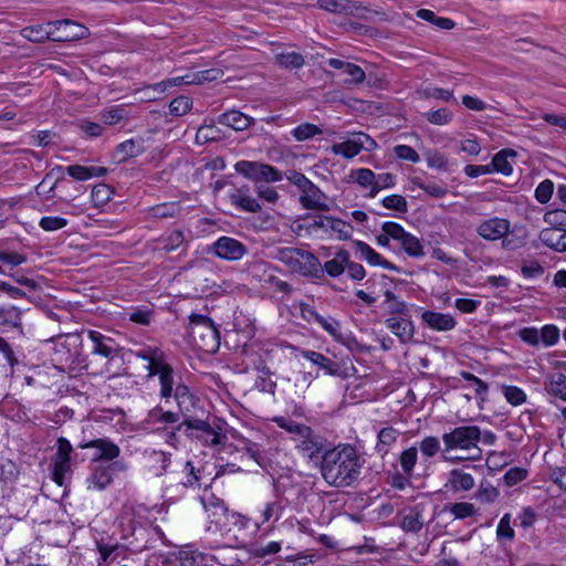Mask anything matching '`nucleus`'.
<instances>
[{
	"mask_svg": "<svg viewBox=\"0 0 566 566\" xmlns=\"http://www.w3.org/2000/svg\"><path fill=\"white\" fill-rule=\"evenodd\" d=\"M363 460L350 444H342L323 455L322 475L334 486H349L358 480Z\"/></svg>",
	"mask_w": 566,
	"mask_h": 566,
	"instance_id": "obj_1",
	"label": "nucleus"
},
{
	"mask_svg": "<svg viewBox=\"0 0 566 566\" xmlns=\"http://www.w3.org/2000/svg\"><path fill=\"white\" fill-rule=\"evenodd\" d=\"M144 361H146L144 367L148 371L144 377V388L147 389L149 396L157 394L164 401H169L176 379L174 368L166 354L157 347H144Z\"/></svg>",
	"mask_w": 566,
	"mask_h": 566,
	"instance_id": "obj_2",
	"label": "nucleus"
},
{
	"mask_svg": "<svg viewBox=\"0 0 566 566\" xmlns=\"http://www.w3.org/2000/svg\"><path fill=\"white\" fill-rule=\"evenodd\" d=\"M481 429L478 426H460L442 434V455L450 462L478 461L482 458Z\"/></svg>",
	"mask_w": 566,
	"mask_h": 566,
	"instance_id": "obj_3",
	"label": "nucleus"
},
{
	"mask_svg": "<svg viewBox=\"0 0 566 566\" xmlns=\"http://www.w3.org/2000/svg\"><path fill=\"white\" fill-rule=\"evenodd\" d=\"M272 421L290 434V439L301 455L313 460L323 452L325 439L311 427L282 416L273 417Z\"/></svg>",
	"mask_w": 566,
	"mask_h": 566,
	"instance_id": "obj_4",
	"label": "nucleus"
},
{
	"mask_svg": "<svg viewBox=\"0 0 566 566\" xmlns=\"http://www.w3.org/2000/svg\"><path fill=\"white\" fill-rule=\"evenodd\" d=\"M189 335L196 348L206 354H213L220 347V335L211 318L192 314L189 322Z\"/></svg>",
	"mask_w": 566,
	"mask_h": 566,
	"instance_id": "obj_5",
	"label": "nucleus"
},
{
	"mask_svg": "<svg viewBox=\"0 0 566 566\" xmlns=\"http://www.w3.org/2000/svg\"><path fill=\"white\" fill-rule=\"evenodd\" d=\"M83 338L78 333L60 336L54 344L53 360L63 367L85 368V356L82 353Z\"/></svg>",
	"mask_w": 566,
	"mask_h": 566,
	"instance_id": "obj_6",
	"label": "nucleus"
},
{
	"mask_svg": "<svg viewBox=\"0 0 566 566\" xmlns=\"http://www.w3.org/2000/svg\"><path fill=\"white\" fill-rule=\"evenodd\" d=\"M276 259L284 263L292 272L305 276L315 275L321 265L318 259L313 253L297 248L279 249Z\"/></svg>",
	"mask_w": 566,
	"mask_h": 566,
	"instance_id": "obj_7",
	"label": "nucleus"
},
{
	"mask_svg": "<svg viewBox=\"0 0 566 566\" xmlns=\"http://www.w3.org/2000/svg\"><path fill=\"white\" fill-rule=\"evenodd\" d=\"M381 230L387 231L391 239L399 243L403 252L413 259L424 256V248L420 239L410 232H407L402 226L394 221H386Z\"/></svg>",
	"mask_w": 566,
	"mask_h": 566,
	"instance_id": "obj_8",
	"label": "nucleus"
},
{
	"mask_svg": "<svg viewBox=\"0 0 566 566\" xmlns=\"http://www.w3.org/2000/svg\"><path fill=\"white\" fill-rule=\"evenodd\" d=\"M377 146L376 142L365 133H354L350 137L342 143L332 145L331 150L334 155L343 156L352 159L361 150L370 151Z\"/></svg>",
	"mask_w": 566,
	"mask_h": 566,
	"instance_id": "obj_9",
	"label": "nucleus"
},
{
	"mask_svg": "<svg viewBox=\"0 0 566 566\" xmlns=\"http://www.w3.org/2000/svg\"><path fill=\"white\" fill-rule=\"evenodd\" d=\"M209 252L218 259L237 262L247 255L248 248L234 238L222 235L209 247Z\"/></svg>",
	"mask_w": 566,
	"mask_h": 566,
	"instance_id": "obj_10",
	"label": "nucleus"
},
{
	"mask_svg": "<svg viewBox=\"0 0 566 566\" xmlns=\"http://www.w3.org/2000/svg\"><path fill=\"white\" fill-rule=\"evenodd\" d=\"M201 564L200 554L182 551L178 556L153 553L147 557L145 566H201Z\"/></svg>",
	"mask_w": 566,
	"mask_h": 566,
	"instance_id": "obj_11",
	"label": "nucleus"
},
{
	"mask_svg": "<svg viewBox=\"0 0 566 566\" xmlns=\"http://www.w3.org/2000/svg\"><path fill=\"white\" fill-rule=\"evenodd\" d=\"M52 41L54 42H71L84 39L88 30L83 24L70 20L52 21Z\"/></svg>",
	"mask_w": 566,
	"mask_h": 566,
	"instance_id": "obj_12",
	"label": "nucleus"
},
{
	"mask_svg": "<svg viewBox=\"0 0 566 566\" xmlns=\"http://www.w3.org/2000/svg\"><path fill=\"white\" fill-rule=\"evenodd\" d=\"M313 227L322 229L324 233L337 240H348L353 234V227L348 222L332 216L316 217Z\"/></svg>",
	"mask_w": 566,
	"mask_h": 566,
	"instance_id": "obj_13",
	"label": "nucleus"
},
{
	"mask_svg": "<svg viewBox=\"0 0 566 566\" xmlns=\"http://www.w3.org/2000/svg\"><path fill=\"white\" fill-rule=\"evenodd\" d=\"M511 229V222L506 218L492 217L482 220L476 226V233L486 241L503 239Z\"/></svg>",
	"mask_w": 566,
	"mask_h": 566,
	"instance_id": "obj_14",
	"label": "nucleus"
},
{
	"mask_svg": "<svg viewBox=\"0 0 566 566\" xmlns=\"http://www.w3.org/2000/svg\"><path fill=\"white\" fill-rule=\"evenodd\" d=\"M201 503L210 518V523L214 524L219 531H228V514L230 511L223 501L213 494H209L201 499Z\"/></svg>",
	"mask_w": 566,
	"mask_h": 566,
	"instance_id": "obj_15",
	"label": "nucleus"
},
{
	"mask_svg": "<svg viewBox=\"0 0 566 566\" xmlns=\"http://www.w3.org/2000/svg\"><path fill=\"white\" fill-rule=\"evenodd\" d=\"M78 447L82 449H95V453L92 459L95 463H108L119 455V448L107 439H93L90 441H83Z\"/></svg>",
	"mask_w": 566,
	"mask_h": 566,
	"instance_id": "obj_16",
	"label": "nucleus"
},
{
	"mask_svg": "<svg viewBox=\"0 0 566 566\" xmlns=\"http://www.w3.org/2000/svg\"><path fill=\"white\" fill-rule=\"evenodd\" d=\"M422 323L434 332H450L457 326V321L449 313H440L420 308Z\"/></svg>",
	"mask_w": 566,
	"mask_h": 566,
	"instance_id": "obj_17",
	"label": "nucleus"
},
{
	"mask_svg": "<svg viewBox=\"0 0 566 566\" xmlns=\"http://www.w3.org/2000/svg\"><path fill=\"white\" fill-rule=\"evenodd\" d=\"M86 334L93 344V354L103 356L107 359H113L117 356L119 346L112 337L105 336L98 331H87Z\"/></svg>",
	"mask_w": 566,
	"mask_h": 566,
	"instance_id": "obj_18",
	"label": "nucleus"
},
{
	"mask_svg": "<svg viewBox=\"0 0 566 566\" xmlns=\"http://www.w3.org/2000/svg\"><path fill=\"white\" fill-rule=\"evenodd\" d=\"M92 472L86 480L87 489L102 491L113 481V464L97 462L93 464Z\"/></svg>",
	"mask_w": 566,
	"mask_h": 566,
	"instance_id": "obj_19",
	"label": "nucleus"
},
{
	"mask_svg": "<svg viewBox=\"0 0 566 566\" xmlns=\"http://www.w3.org/2000/svg\"><path fill=\"white\" fill-rule=\"evenodd\" d=\"M475 485L474 478L462 469L449 471L443 489L448 492H468Z\"/></svg>",
	"mask_w": 566,
	"mask_h": 566,
	"instance_id": "obj_20",
	"label": "nucleus"
},
{
	"mask_svg": "<svg viewBox=\"0 0 566 566\" xmlns=\"http://www.w3.org/2000/svg\"><path fill=\"white\" fill-rule=\"evenodd\" d=\"M20 471L10 460L0 463V499L9 497L15 486Z\"/></svg>",
	"mask_w": 566,
	"mask_h": 566,
	"instance_id": "obj_21",
	"label": "nucleus"
},
{
	"mask_svg": "<svg viewBox=\"0 0 566 566\" xmlns=\"http://www.w3.org/2000/svg\"><path fill=\"white\" fill-rule=\"evenodd\" d=\"M385 325L401 344L410 343L415 336V325L410 318L391 316L385 319Z\"/></svg>",
	"mask_w": 566,
	"mask_h": 566,
	"instance_id": "obj_22",
	"label": "nucleus"
},
{
	"mask_svg": "<svg viewBox=\"0 0 566 566\" xmlns=\"http://www.w3.org/2000/svg\"><path fill=\"white\" fill-rule=\"evenodd\" d=\"M354 247L356 251L359 253L360 258L366 261L368 264L373 266H380L382 269L398 271V268L386 260L381 254L375 251L370 245L366 242L356 240L354 241Z\"/></svg>",
	"mask_w": 566,
	"mask_h": 566,
	"instance_id": "obj_23",
	"label": "nucleus"
},
{
	"mask_svg": "<svg viewBox=\"0 0 566 566\" xmlns=\"http://www.w3.org/2000/svg\"><path fill=\"white\" fill-rule=\"evenodd\" d=\"M179 421L178 413L171 411H164L160 408H155L149 411L146 424L150 431H165L168 424H174Z\"/></svg>",
	"mask_w": 566,
	"mask_h": 566,
	"instance_id": "obj_24",
	"label": "nucleus"
},
{
	"mask_svg": "<svg viewBox=\"0 0 566 566\" xmlns=\"http://www.w3.org/2000/svg\"><path fill=\"white\" fill-rule=\"evenodd\" d=\"M541 242L558 252H566V230L546 228L539 232Z\"/></svg>",
	"mask_w": 566,
	"mask_h": 566,
	"instance_id": "obj_25",
	"label": "nucleus"
},
{
	"mask_svg": "<svg viewBox=\"0 0 566 566\" xmlns=\"http://www.w3.org/2000/svg\"><path fill=\"white\" fill-rule=\"evenodd\" d=\"M301 356L319 369L324 370L325 375L336 376L339 373L338 365L327 356L315 350H302Z\"/></svg>",
	"mask_w": 566,
	"mask_h": 566,
	"instance_id": "obj_26",
	"label": "nucleus"
},
{
	"mask_svg": "<svg viewBox=\"0 0 566 566\" xmlns=\"http://www.w3.org/2000/svg\"><path fill=\"white\" fill-rule=\"evenodd\" d=\"M20 34L33 43H43L46 40H52V21L43 24L24 27L21 29Z\"/></svg>",
	"mask_w": 566,
	"mask_h": 566,
	"instance_id": "obj_27",
	"label": "nucleus"
},
{
	"mask_svg": "<svg viewBox=\"0 0 566 566\" xmlns=\"http://www.w3.org/2000/svg\"><path fill=\"white\" fill-rule=\"evenodd\" d=\"M399 436L400 432L394 427H385L380 429L377 434V442L375 446L376 452L384 458L396 444Z\"/></svg>",
	"mask_w": 566,
	"mask_h": 566,
	"instance_id": "obj_28",
	"label": "nucleus"
},
{
	"mask_svg": "<svg viewBox=\"0 0 566 566\" xmlns=\"http://www.w3.org/2000/svg\"><path fill=\"white\" fill-rule=\"evenodd\" d=\"M300 201L306 209L326 208L324 193L313 182L310 184V187H306L302 190Z\"/></svg>",
	"mask_w": 566,
	"mask_h": 566,
	"instance_id": "obj_29",
	"label": "nucleus"
},
{
	"mask_svg": "<svg viewBox=\"0 0 566 566\" xmlns=\"http://www.w3.org/2000/svg\"><path fill=\"white\" fill-rule=\"evenodd\" d=\"M66 174L78 181H85L94 177H102L107 174V168L97 166L71 165L65 168Z\"/></svg>",
	"mask_w": 566,
	"mask_h": 566,
	"instance_id": "obj_30",
	"label": "nucleus"
},
{
	"mask_svg": "<svg viewBox=\"0 0 566 566\" xmlns=\"http://www.w3.org/2000/svg\"><path fill=\"white\" fill-rule=\"evenodd\" d=\"M218 123L231 127L234 130H244L251 125L252 119L239 111L231 109L221 114L218 117Z\"/></svg>",
	"mask_w": 566,
	"mask_h": 566,
	"instance_id": "obj_31",
	"label": "nucleus"
},
{
	"mask_svg": "<svg viewBox=\"0 0 566 566\" xmlns=\"http://www.w3.org/2000/svg\"><path fill=\"white\" fill-rule=\"evenodd\" d=\"M230 201L233 206L240 208L243 211L259 212L261 210L259 202L243 188H239L232 192L230 195Z\"/></svg>",
	"mask_w": 566,
	"mask_h": 566,
	"instance_id": "obj_32",
	"label": "nucleus"
},
{
	"mask_svg": "<svg viewBox=\"0 0 566 566\" xmlns=\"http://www.w3.org/2000/svg\"><path fill=\"white\" fill-rule=\"evenodd\" d=\"M147 468L155 476H160L166 472L170 462L169 457L164 451H151L146 454Z\"/></svg>",
	"mask_w": 566,
	"mask_h": 566,
	"instance_id": "obj_33",
	"label": "nucleus"
},
{
	"mask_svg": "<svg viewBox=\"0 0 566 566\" xmlns=\"http://www.w3.org/2000/svg\"><path fill=\"white\" fill-rule=\"evenodd\" d=\"M73 447L71 442L63 437H60L56 441V452L53 458V464L59 465L60 470L64 468L71 469V454Z\"/></svg>",
	"mask_w": 566,
	"mask_h": 566,
	"instance_id": "obj_34",
	"label": "nucleus"
},
{
	"mask_svg": "<svg viewBox=\"0 0 566 566\" xmlns=\"http://www.w3.org/2000/svg\"><path fill=\"white\" fill-rule=\"evenodd\" d=\"M314 324L319 325L334 340L338 343L344 340L342 325L335 317L331 315L324 316L318 313Z\"/></svg>",
	"mask_w": 566,
	"mask_h": 566,
	"instance_id": "obj_35",
	"label": "nucleus"
},
{
	"mask_svg": "<svg viewBox=\"0 0 566 566\" xmlns=\"http://www.w3.org/2000/svg\"><path fill=\"white\" fill-rule=\"evenodd\" d=\"M515 157L516 154L512 149H503L494 155L490 164L492 171L501 172L504 176H510L513 167L509 161V157Z\"/></svg>",
	"mask_w": 566,
	"mask_h": 566,
	"instance_id": "obj_36",
	"label": "nucleus"
},
{
	"mask_svg": "<svg viewBox=\"0 0 566 566\" xmlns=\"http://www.w3.org/2000/svg\"><path fill=\"white\" fill-rule=\"evenodd\" d=\"M348 262V252L340 249L336 252L335 256L326 261L324 264V271L332 277H337L345 272V266Z\"/></svg>",
	"mask_w": 566,
	"mask_h": 566,
	"instance_id": "obj_37",
	"label": "nucleus"
},
{
	"mask_svg": "<svg viewBox=\"0 0 566 566\" xmlns=\"http://www.w3.org/2000/svg\"><path fill=\"white\" fill-rule=\"evenodd\" d=\"M191 84H198L197 71L188 72L185 75L175 76L156 83L154 90H157L159 93H165L169 87Z\"/></svg>",
	"mask_w": 566,
	"mask_h": 566,
	"instance_id": "obj_38",
	"label": "nucleus"
},
{
	"mask_svg": "<svg viewBox=\"0 0 566 566\" xmlns=\"http://www.w3.org/2000/svg\"><path fill=\"white\" fill-rule=\"evenodd\" d=\"M546 390L549 395L566 402V375L556 373L548 376Z\"/></svg>",
	"mask_w": 566,
	"mask_h": 566,
	"instance_id": "obj_39",
	"label": "nucleus"
},
{
	"mask_svg": "<svg viewBox=\"0 0 566 566\" xmlns=\"http://www.w3.org/2000/svg\"><path fill=\"white\" fill-rule=\"evenodd\" d=\"M423 157L427 163V166L430 169L439 170V171H450V161L446 157L444 154L440 153L437 149H426L423 151Z\"/></svg>",
	"mask_w": 566,
	"mask_h": 566,
	"instance_id": "obj_40",
	"label": "nucleus"
},
{
	"mask_svg": "<svg viewBox=\"0 0 566 566\" xmlns=\"http://www.w3.org/2000/svg\"><path fill=\"white\" fill-rule=\"evenodd\" d=\"M172 397L175 398V400L181 411L190 410V408L195 403V397L190 392V389L188 388V386H186L185 384H181V382L176 381V385L174 387Z\"/></svg>",
	"mask_w": 566,
	"mask_h": 566,
	"instance_id": "obj_41",
	"label": "nucleus"
},
{
	"mask_svg": "<svg viewBox=\"0 0 566 566\" xmlns=\"http://www.w3.org/2000/svg\"><path fill=\"white\" fill-rule=\"evenodd\" d=\"M197 438L205 444L211 448L224 446L228 437L221 431L220 428L210 427L203 433H198Z\"/></svg>",
	"mask_w": 566,
	"mask_h": 566,
	"instance_id": "obj_42",
	"label": "nucleus"
},
{
	"mask_svg": "<svg viewBox=\"0 0 566 566\" xmlns=\"http://www.w3.org/2000/svg\"><path fill=\"white\" fill-rule=\"evenodd\" d=\"M140 153V147L134 139H127L120 143L115 150L114 158L118 163L127 161L130 158L137 157Z\"/></svg>",
	"mask_w": 566,
	"mask_h": 566,
	"instance_id": "obj_43",
	"label": "nucleus"
},
{
	"mask_svg": "<svg viewBox=\"0 0 566 566\" xmlns=\"http://www.w3.org/2000/svg\"><path fill=\"white\" fill-rule=\"evenodd\" d=\"M275 62L284 69L295 70L304 65L305 60L297 52H281L275 54Z\"/></svg>",
	"mask_w": 566,
	"mask_h": 566,
	"instance_id": "obj_44",
	"label": "nucleus"
},
{
	"mask_svg": "<svg viewBox=\"0 0 566 566\" xmlns=\"http://www.w3.org/2000/svg\"><path fill=\"white\" fill-rule=\"evenodd\" d=\"M350 178L363 189H366L369 192L374 187V179H376V174L368 168H357L350 171Z\"/></svg>",
	"mask_w": 566,
	"mask_h": 566,
	"instance_id": "obj_45",
	"label": "nucleus"
},
{
	"mask_svg": "<svg viewBox=\"0 0 566 566\" xmlns=\"http://www.w3.org/2000/svg\"><path fill=\"white\" fill-rule=\"evenodd\" d=\"M396 185V176L391 172H382L376 175L374 187L367 193L368 198H375L377 193L384 189L392 188Z\"/></svg>",
	"mask_w": 566,
	"mask_h": 566,
	"instance_id": "obj_46",
	"label": "nucleus"
},
{
	"mask_svg": "<svg viewBox=\"0 0 566 566\" xmlns=\"http://www.w3.org/2000/svg\"><path fill=\"white\" fill-rule=\"evenodd\" d=\"M417 460H418V449L416 447H410L400 453V457H399L400 467L402 469V472L407 476L412 475Z\"/></svg>",
	"mask_w": 566,
	"mask_h": 566,
	"instance_id": "obj_47",
	"label": "nucleus"
},
{
	"mask_svg": "<svg viewBox=\"0 0 566 566\" xmlns=\"http://www.w3.org/2000/svg\"><path fill=\"white\" fill-rule=\"evenodd\" d=\"M113 189L106 184H97L93 187L91 198L95 207H103L113 197Z\"/></svg>",
	"mask_w": 566,
	"mask_h": 566,
	"instance_id": "obj_48",
	"label": "nucleus"
},
{
	"mask_svg": "<svg viewBox=\"0 0 566 566\" xmlns=\"http://www.w3.org/2000/svg\"><path fill=\"white\" fill-rule=\"evenodd\" d=\"M64 171H65V168L62 166H55L54 168H52L45 175L43 180L36 186V191H39L40 188L43 187L50 178L55 177L54 182L48 188V191H46V199H52L54 197V195H53L54 189L57 187V185L60 182H62L64 180Z\"/></svg>",
	"mask_w": 566,
	"mask_h": 566,
	"instance_id": "obj_49",
	"label": "nucleus"
},
{
	"mask_svg": "<svg viewBox=\"0 0 566 566\" xmlns=\"http://www.w3.org/2000/svg\"><path fill=\"white\" fill-rule=\"evenodd\" d=\"M559 338V328L554 324H546L539 329V344L545 347L555 346Z\"/></svg>",
	"mask_w": 566,
	"mask_h": 566,
	"instance_id": "obj_50",
	"label": "nucleus"
},
{
	"mask_svg": "<svg viewBox=\"0 0 566 566\" xmlns=\"http://www.w3.org/2000/svg\"><path fill=\"white\" fill-rule=\"evenodd\" d=\"M0 325L17 327L21 325V312L15 306L0 307Z\"/></svg>",
	"mask_w": 566,
	"mask_h": 566,
	"instance_id": "obj_51",
	"label": "nucleus"
},
{
	"mask_svg": "<svg viewBox=\"0 0 566 566\" xmlns=\"http://www.w3.org/2000/svg\"><path fill=\"white\" fill-rule=\"evenodd\" d=\"M424 118L433 125L437 126H444L452 122L453 119V113L446 107L436 109V111H429L424 113Z\"/></svg>",
	"mask_w": 566,
	"mask_h": 566,
	"instance_id": "obj_52",
	"label": "nucleus"
},
{
	"mask_svg": "<svg viewBox=\"0 0 566 566\" xmlns=\"http://www.w3.org/2000/svg\"><path fill=\"white\" fill-rule=\"evenodd\" d=\"M269 270L270 264L262 260L252 261L247 265L248 274L258 282L266 281V276H271Z\"/></svg>",
	"mask_w": 566,
	"mask_h": 566,
	"instance_id": "obj_53",
	"label": "nucleus"
},
{
	"mask_svg": "<svg viewBox=\"0 0 566 566\" xmlns=\"http://www.w3.org/2000/svg\"><path fill=\"white\" fill-rule=\"evenodd\" d=\"M499 496V490L488 481L481 482L478 491L475 492V499L488 504L495 502Z\"/></svg>",
	"mask_w": 566,
	"mask_h": 566,
	"instance_id": "obj_54",
	"label": "nucleus"
},
{
	"mask_svg": "<svg viewBox=\"0 0 566 566\" xmlns=\"http://www.w3.org/2000/svg\"><path fill=\"white\" fill-rule=\"evenodd\" d=\"M317 6L319 9L333 13H346L353 9L349 0H317Z\"/></svg>",
	"mask_w": 566,
	"mask_h": 566,
	"instance_id": "obj_55",
	"label": "nucleus"
},
{
	"mask_svg": "<svg viewBox=\"0 0 566 566\" xmlns=\"http://www.w3.org/2000/svg\"><path fill=\"white\" fill-rule=\"evenodd\" d=\"M322 129L311 123H303L297 125L293 130L292 135L297 142H304L319 135Z\"/></svg>",
	"mask_w": 566,
	"mask_h": 566,
	"instance_id": "obj_56",
	"label": "nucleus"
},
{
	"mask_svg": "<svg viewBox=\"0 0 566 566\" xmlns=\"http://www.w3.org/2000/svg\"><path fill=\"white\" fill-rule=\"evenodd\" d=\"M385 301L388 303V310L391 314L407 315L409 306L406 302L399 300L396 294L389 290L384 293Z\"/></svg>",
	"mask_w": 566,
	"mask_h": 566,
	"instance_id": "obj_57",
	"label": "nucleus"
},
{
	"mask_svg": "<svg viewBox=\"0 0 566 566\" xmlns=\"http://www.w3.org/2000/svg\"><path fill=\"white\" fill-rule=\"evenodd\" d=\"M282 515V506L279 502L273 501L265 504L264 509L261 512L260 521L256 522V525L265 524L271 521H277Z\"/></svg>",
	"mask_w": 566,
	"mask_h": 566,
	"instance_id": "obj_58",
	"label": "nucleus"
},
{
	"mask_svg": "<svg viewBox=\"0 0 566 566\" xmlns=\"http://www.w3.org/2000/svg\"><path fill=\"white\" fill-rule=\"evenodd\" d=\"M449 512L454 518L463 520L476 515L478 510L472 503L457 502L450 506Z\"/></svg>",
	"mask_w": 566,
	"mask_h": 566,
	"instance_id": "obj_59",
	"label": "nucleus"
},
{
	"mask_svg": "<svg viewBox=\"0 0 566 566\" xmlns=\"http://www.w3.org/2000/svg\"><path fill=\"white\" fill-rule=\"evenodd\" d=\"M184 233L180 230H172L163 235L160 240L161 249L167 252L174 251L184 243Z\"/></svg>",
	"mask_w": 566,
	"mask_h": 566,
	"instance_id": "obj_60",
	"label": "nucleus"
},
{
	"mask_svg": "<svg viewBox=\"0 0 566 566\" xmlns=\"http://www.w3.org/2000/svg\"><path fill=\"white\" fill-rule=\"evenodd\" d=\"M419 450L426 458H432L442 451L440 441L437 437H426L419 442Z\"/></svg>",
	"mask_w": 566,
	"mask_h": 566,
	"instance_id": "obj_61",
	"label": "nucleus"
},
{
	"mask_svg": "<svg viewBox=\"0 0 566 566\" xmlns=\"http://www.w3.org/2000/svg\"><path fill=\"white\" fill-rule=\"evenodd\" d=\"M502 392L512 406H521L526 401L525 391L517 386H503Z\"/></svg>",
	"mask_w": 566,
	"mask_h": 566,
	"instance_id": "obj_62",
	"label": "nucleus"
},
{
	"mask_svg": "<svg viewBox=\"0 0 566 566\" xmlns=\"http://www.w3.org/2000/svg\"><path fill=\"white\" fill-rule=\"evenodd\" d=\"M496 537L499 541L507 539L513 541L515 537V532L511 526V514L506 513L500 520L496 527Z\"/></svg>",
	"mask_w": 566,
	"mask_h": 566,
	"instance_id": "obj_63",
	"label": "nucleus"
},
{
	"mask_svg": "<svg viewBox=\"0 0 566 566\" xmlns=\"http://www.w3.org/2000/svg\"><path fill=\"white\" fill-rule=\"evenodd\" d=\"M544 221L552 228L560 229L566 227V210L555 209L544 214Z\"/></svg>",
	"mask_w": 566,
	"mask_h": 566,
	"instance_id": "obj_64",
	"label": "nucleus"
}]
</instances>
